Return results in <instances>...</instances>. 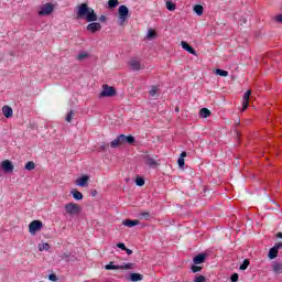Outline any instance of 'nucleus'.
<instances>
[{
    "mask_svg": "<svg viewBox=\"0 0 282 282\" xmlns=\"http://www.w3.org/2000/svg\"><path fill=\"white\" fill-rule=\"evenodd\" d=\"M135 185H137V186H144V178L138 176V177L135 178Z\"/></svg>",
    "mask_w": 282,
    "mask_h": 282,
    "instance_id": "obj_35",
    "label": "nucleus"
},
{
    "mask_svg": "<svg viewBox=\"0 0 282 282\" xmlns=\"http://www.w3.org/2000/svg\"><path fill=\"white\" fill-rule=\"evenodd\" d=\"M78 19H86L88 23H94V21H98V15L94 9L89 8L87 3H82L77 11Z\"/></svg>",
    "mask_w": 282,
    "mask_h": 282,
    "instance_id": "obj_1",
    "label": "nucleus"
},
{
    "mask_svg": "<svg viewBox=\"0 0 282 282\" xmlns=\"http://www.w3.org/2000/svg\"><path fill=\"white\" fill-rule=\"evenodd\" d=\"M85 58H89V53L86 51L79 52V54L76 56L77 61H85Z\"/></svg>",
    "mask_w": 282,
    "mask_h": 282,
    "instance_id": "obj_23",
    "label": "nucleus"
},
{
    "mask_svg": "<svg viewBox=\"0 0 282 282\" xmlns=\"http://www.w3.org/2000/svg\"><path fill=\"white\" fill-rule=\"evenodd\" d=\"M74 120V110H70L66 116V122H72Z\"/></svg>",
    "mask_w": 282,
    "mask_h": 282,
    "instance_id": "obj_34",
    "label": "nucleus"
},
{
    "mask_svg": "<svg viewBox=\"0 0 282 282\" xmlns=\"http://www.w3.org/2000/svg\"><path fill=\"white\" fill-rule=\"evenodd\" d=\"M54 12V4L47 2L43 4L39 11V17H50Z\"/></svg>",
    "mask_w": 282,
    "mask_h": 282,
    "instance_id": "obj_5",
    "label": "nucleus"
},
{
    "mask_svg": "<svg viewBox=\"0 0 282 282\" xmlns=\"http://www.w3.org/2000/svg\"><path fill=\"white\" fill-rule=\"evenodd\" d=\"M273 247H274L275 250H281V248H282V242H278V243H275Z\"/></svg>",
    "mask_w": 282,
    "mask_h": 282,
    "instance_id": "obj_44",
    "label": "nucleus"
},
{
    "mask_svg": "<svg viewBox=\"0 0 282 282\" xmlns=\"http://www.w3.org/2000/svg\"><path fill=\"white\" fill-rule=\"evenodd\" d=\"M269 259H276L279 257V250L272 247L268 253Z\"/></svg>",
    "mask_w": 282,
    "mask_h": 282,
    "instance_id": "obj_21",
    "label": "nucleus"
},
{
    "mask_svg": "<svg viewBox=\"0 0 282 282\" xmlns=\"http://www.w3.org/2000/svg\"><path fill=\"white\" fill-rule=\"evenodd\" d=\"M87 30L88 32L96 34V32H100V30H102V26L98 22H91L87 25Z\"/></svg>",
    "mask_w": 282,
    "mask_h": 282,
    "instance_id": "obj_11",
    "label": "nucleus"
},
{
    "mask_svg": "<svg viewBox=\"0 0 282 282\" xmlns=\"http://www.w3.org/2000/svg\"><path fill=\"white\" fill-rule=\"evenodd\" d=\"M129 66L133 72H140V69H142V64H140V61L135 58L130 59Z\"/></svg>",
    "mask_w": 282,
    "mask_h": 282,
    "instance_id": "obj_14",
    "label": "nucleus"
},
{
    "mask_svg": "<svg viewBox=\"0 0 282 282\" xmlns=\"http://www.w3.org/2000/svg\"><path fill=\"white\" fill-rule=\"evenodd\" d=\"M118 6H120V2L118 0L108 1V8H110V10H113V8H118Z\"/></svg>",
    "mask_w": 282,
    "mask_h": 282,
    "instance_id": "obj_27",
    "label": "nucleus"
},
{
    "mask_svg": "<svg viewBox=\"0 0 282 282\" xmlns=\"http://www.w3.org/2000/svg\"><path fill=\"white\" fill-rule=\"evenodd\" d=\"M37 248L40 252H43V250H50V243L47 242L40 243L37 245Z\"/></svg>",
    "mask_w": 282,
    "mask_h": 282,
    "instance_id": "obj_29",
    "label": "nucleus"
},
{
    "mask_svg": "<svg viewBox=\"0 0 282 282\" xmlns=\"http://www.w3.org/2000/svg\"><path fill=\"white\" fill-rule=\"evenodd\" d=\"M43 228V221L41 220H33L29 225V232L32 235H36Z\"/></svg>",
    "mask_w": 282,
    "mask_h": 282,
    "instance_id": "obj_8",
    "label": "nucleus"
},
{
    "mask_svg": "<svg viewBox=\"0 0 282 282\" xmlns=\"http://www.w3.org/2000/svg\"><path fill=\"white\" fill-rule=\"evenodd\" d=\"M122 225L127 226V228H133V226H140V220H138V219H134V220L124 219L122 221Z\"/></svg>",
    "mask_w": 282,
    "mask_h": 282,
    "instance_id": "obj_16",
    "label": "nucleus"
},
{
    "mask_svg": "<svg viewBox=\"0 0 282 282\" xmlns=\"http://www.w3.org/2000/svg\"><path fill=\"white\" fill-rule=\"evenodd\" d=\"M272 271L274 272V274H282V262L273 261Z\"/></svg>",
    "mask_w": 282,
    "mask_h": 282,
    "instance_id": "obj_17",
    "label": "nucleus"
},
{
    "mask_svg": "<svg viewBox=\"0 0 282 282\" xmlns=\"http://www.w3.org/2000/svg\"><path fill=\"white\" fill-rule=\"evenodd\" d=\"M48 280H50V281H53V282H56V281H58V276H56V274H54V273H51V274L48 275Z\"/></svg>",
    "mask_w": 282,
    "mask_h": 282,
    "instance_id": "obj_39",
    "label": "nucleus"
},
{
    "mask_svg": "<svg viewBox=\"0 0 282 282\" xmlns=\"http://www.w3.org/2000/svg\"><path fill=\"white\" fill-rule=\"evenodd\" d=\"M24 169H25L26 171H34V169H36V164H35L33 161H29V162L25 164Z\"/></svg>",
    "mask_w": 282,
    "mask_h": 282,
    "instance_id": "obj_28",
    "label": "nucleus"
},
{
    "mask_svg": "<svg viewBox=\"0 0 282 282\" xmlns=\"http://www.w3.org/2000/svg\"><path fill=\"white\" fill-rule=\"evenodd\" d=\"M2 112L4 115V118H12V113H13L12 107L3 106L2 107Z\"/></svg>",
    "mask_w": 282,
    "mask_h": 282,
    "instance_id": "obj_18",
    "label": "nucleus"
},
{
    "mask_svg": "<svg viewBox=\"0 0 282 282\" xmlns=\"http://www.w3.org/2000/svg\"><path fill=\"white\" fill-rule=\"evenodd\" d=\"M70 195H73L74 199H77V202L83 199V193L78 192V189H72Z\"/></svg>",
    "mask_w": 282,
    "mask_h": 282,
    "instance_id": "obj_22",
    "label": "nucleus"
},
{
    "mask_svg": "<svg viewBox=\"0 0 282 282\" xmlns=\"http://www.w3.org/2000/svg\"><path fill=\"white\" fill-rule=\"evenodd\" d=\"M1 169L4 171V173H12V171H14V165L11 161L6 160L1 162Z\"/></svg>",
    "mask_w": 282,
    "mask_h": 282,
    "instance_id": "obj_9",
    "label": "nucleus"
},
{
    "mask_svg": "<svg viewBox=\"0 0 282 282\" xmlns=\"http://www.w3.org/2000/svg\"><path fill=\"white\" fill-rule=\"evenodd\" d=\"M90 195H91V197H96V195H98V191L91 189Z\"/></svg>",
    "mask_w": 282,
    "mask_h": 282,
    "instance_id": "obj_45",
    "label": "nucleus"
},
{
    "mask_svg": "<svg viewBox=\"0 0 282 282\" xmlns=\"http://www.w3.org/2000/svg\"><path fill=\"white\" fill-rule=\"evenodd\" d=\"M181 45L183 50H185V52H188V54H193V56H197V51H195V48H193V46H191L186 41H182Z\"/></svg>",
    "mask_w": 282,
    "mask_h": 282,
    "instance_id": "obj_13",
    "label": "nucleus"
},
{
    "mask_svg": "<svg viewBox=\"0 0 282 282\" xmlns=\"http://www.w3.org/2000/svg\"><path fill=\"white\" fill-rule=\"evenodd\" d=\"M117 94L118 91L115 87L105 84L102 85V91L99 94V98H113Z\"/></svg>",
    "mask_w": 282,
    "mask_h": 282,
    "instance_id": "obj_4",
    "label": "nucleus"
},
{
    "mask_svg": "<svg viewBox=\"0 0 282 282\" xmlns=\"http://www.w3.org/2000/svg\"><path fill=\"white\" fill-rule=\"evenodd\" d=\"M275 21H276L278 23H282V13H281V14H278V15L275 17Z\"/></svg>",
    "mask_w": 282,
    "mask_h": 282,
    "instance_id": "obj_43",
    "label": "nucleus"
},
{
    "mask_svg": "<svg viewBox=\"0 0 282 282\" xmlns=\"http://www.w3.org/2000/svg\"><path fill=\"white\" fill-rule=\"evenodd\" d=\"M143 279H144V275H142L140 273H131L130 274V281H132V282L142 281Z\"/></svg>",
    "mask_w": 282,
    "mask_h": 282,
    "instance_id": "obj_20",
    "label": "nucleus"
},
{
    "mask_svg": "<svg viewBox=\"0 0 282 282\" xmlns=\"http://www.w3.org/2000/svg\"><path fill=\"white\" fill-rule=\"evenodd\" d=\"M248 265H250V260L245 259L243 262L240 264L239 270H248Z\"/></svg>",
    "mask_w": 282,
    "mask_h": 282,
    "instance_id": "obj_30",
    "label": "nucleus"
},
{
    "mask_svg": "<svg viewBox=\"0 0 282 282\" xmlns=\"http://www.w3.org/2000/svg\"><path fill=\"white\" fill-rule=\"evenodd\" d=\"M206 257H208L206 253H198L197 256L194 257L193 263L195 265H199L202 263H205Z\"/></svg>",
    "mask_w": 282,
    "mask_h": 282,
    "instance_id": "obj_15",
    "label": "nucleus"
},
{
    "mask_svg": "<svg viewBox=\"0 0 282 282\" xmlns=\"http://www.w3.org/2000/svg\"><path fill=\"white\" fill-rule=\"evenodd\" d=\"M175 111H180V108H178V107H176V108H175Z\"/></svg>",
    "mask_w": 282,
    "mask_h": 282,
    "instance_id": "obj_52",
    "label": "nucleus"
},
{
    "mask_svg": "<svg viewBox=\"0 0 282 282\" xmlns=\"http://www.w3.org/2000/svg\"><path fill=\"white\" fill-rule=\"evenodd\" d=\"M165 6H166V10H169L170 12H175L176 6H175V3H173V1L167 0L165 2Z\"/></svg>",
    "mask_w": 282,
    "mask_h": 282,
    "instance_id": "obj_24",
    "label": "nucleus"
},
{
    "mask_svg": "<svg viewBox=\"0 0 282 282\" xmlns=\"http://www.w3.org/2000/svg\"><path fill=\"white\" fill-rule=\"evenodd\" d=\"M144 160H145V164L148 166H158V161H155V159L147 155V156H144Z\"/></svg>",
    "mask_w": 282,
    "mask_h": 282,
    "instance_id": "obj_19",
    "label": "nucleus"
},
{
    "mask_svg": "<svg viewBox=\"0 0 282 282\" xmlns=\"http://www.w3.org/2000/svg\"><path fill=\"white\" fill-rule=\"evenodd\" d=\"M276 237H278L279 239H282V232H278Z\"/></svg>",
    "mask_w": 282,
    "mask_h": 282,
    "instance_id": "obj_50",
    "label": "nucleus"
},
{
    "mask_svg": "<svg viewBox=\"0 0 282 282\" xmlns=\"http://www.w3.org/2000/svg\"><path fill=\"white\" fill-rule=\"evenodd\" d=\"M180 158L184 160L186 158V152H182Z\"/></svg>",
    "mask_w": 282,
    "mask_h": 282,
    "instance_id": "obj_49",
    "label": "nucleus"
},
{
    "mask_svg": "<svg viewBox=\"0 0 282 282\" xmlns=\"http://www.w3.org/2000/svg\"><path fill=\"white\" fill-rule=\"evenodd\" d=\"M99 21H100L101 23H105V21H107V17L101 15V17L99 18Z\"/></svg>",
    "mask_w": 282,
    "mask_h": 282,
    "instance_id": "obj_48",
    "label": "nucleus"
},
{
    "mask_svg": "<svg viewBox=\"0 0 282 282\" xmlns=\"http://www.w3.org/2000/svg\"><path fill=\"white\" fill-rule=\"evenodd\" d=\"M135 264L133 263H126L123 265H116L113 262L106 264V270H133Z\"/></svg>",
    "mask_w": 282,
    "mask_h": 282,
    "instance_id": "obj_6",
    "label": "nucleus"
},
{
    "mask_svg": "<svg viewBox=\"0 0 282 282\" xmlns=\"http://www.w3.org/2000/svg\"><path fill=\"white\" fill-rule=\"evenodd\" d=\"M124 144H135V137L120 134L110 142L111 149H118V147H124Z\"/></svg>",
    "mask_w": 282,
    "mask_h": 282,
    "instance_id": "obj_2",
    "label": "nucleus"
},
{
    "mask_svg": "<svg viewBox=\"0 0 282 282\" xmlns=\"http://www.w3.org/2000/svg\"><path fill=\"white\" fill-rule=\"evenodd\" d=\"M65 215H69L70 217H74V215H80V212L83 210L78 204L76 203H68L64 206Z\"/></svg>",
    "mask_w": 282,
    "mask_h": 282,
    "instance_id": "obj_3",
    "label": "nucleus"
},
{
    "mask_svg": "<svg viewBox=\"0 0 282 282\" xmlns=\"http://www.w3.org/2000/svg\"><path fill=\"white\" fill-rule=\"evenodd\" d=\"M150 96L152 98H155V96H158V86H153L150 90Z\"/></svg>",
    "mask_w": 282,
    "mask_h": 282,
    "instance_id": "obj_33",
    "label": "nucleus"
},
{
    "mask_svg": "<svg viewBox=\"0 0 282 282\" xmlns=\"http://www.w3.org/2000/svg\"><path fill=\"white\" fill-rule=\"evenodd\" d=\"M139 217H141L143 219H150L151 214L149 212H144V213L139 214Z\"/></svg>",
    "mask_w": 282,
    "mask_h": 282,
    "instance_id": "obj_36",
    "label": "nucleus"
},
{
    "mask_svg": "<svg viewBox=\"0 0 282 282\" xmlns=\"http://www.w3.org/2000/svg\"><path fill=\"white\" fill-rule=\"evenodd\" d=\"M240 21H242V23H247V19L246 18H242Z\"/></svg>",
    "mask_w": 282,
    "mask_h": 282,
    "instance_id": "obj_51",
    "label": "nucleus"
},
{
    "mask_svg": "<svg viewBox=\"0 0 282 282\" xmlns=\"http://www.w3.org/2000/svg\"><path fill=\"white\" fill-rule=\"evenodd\" d=\"M251 94H252L251 90H247L245 93L241 111H246L248 109V106L250 105V96H251Z\"/></svg>",
    "mask_w": 282,
    "mask_h": 282,
    "instance_id": "obj_12",
    "label": "nucleus"
},
{
    "mask_svg": "<svg viewBox=\"0 0 282 282\" xmlns=\"http://www.w3.org/2000/svg\"><path fill=\"white\" fill-rule=\"evenodd\" d=\"M119 21L120 25H122V23H124V21H127V19H129V8H127V6L122 4L119 7Z\"/></svg>",
    "mask_w": 282,
    "mask_h": 282,
    "instance_id": "obj_7",
    "label": "nucleus"
},
{
    "mask_svg": "<svg viewBox=\"0 0 282 282\" xmlns=\"http://www.w3.org/2000/svg\"><path fill=\"white\" fill-rule=\"evenodd\" d=\"M199 116L200 118H208L210 116V111L208 110V108H202L199 110Z\"/></svg>",
    "mask_w": 282,
    "mask_h": 282,
    "instance_id": "obj_26",
    "label": "nucleus"
},
{
    "mask_svg": "<svg viewBox=\"0 0 282 282\" xmlns=\"http://www.w3.org/2000/svg\"><path fill=\"white\" fill-rule=\"evenodd\" d=\"M117 248H120V250H126L127 249V246H124V243H122V242H119V243H117Z\"/></svg>",
    "mask_w": 282,
    "mask_h": 282,
    "instance_id": "obj_42",
    "label": "nucleus"
},
{
    "mask_svg": "<svg viewBox=\"0 0 282 282\" xmlns=\"http://www.w3.org/2000/svg\"><path fill=\"white\" fill-rule=\"evenodd\" d=\"M76 184L82 188H87V186H89V175H83L82 177L77 178Z\"/></svg>",
    "mask_w": 282,
    "mask_h": 282,
    "instance_id": "obj_10",
    "label": "nucleus"
},
{
    "mask_svg": "<svg viewBox=\"0 0 282 282\" xmlns=\"http://www.w3.org/2000/svg\"><path fill=\"white\" fill-rule=\"evenodd\" d=\"M61 257H62V259H66V261H69V253H64Z\"/></svg>",
    "mask_w": 282,
    "mask_h": 282,
    "instance_id": "obj_47",
    "label": "nucleus"
},
{
    "mask_svg": "<svg viewBox=\"0 0 282 282\" xmlns=\"http://www.w3.org/2000/svg\"><path fill=\"white\" fill-rule=\"evenodd\" d=\"M84 282H89V281H84Z\"/></svg>",
    "mask_w": 282,
    "mask_h": 282,
    "instance_id": "obj_53",
    "label": "nucleus"
},
{
    "mask_svg": "<svg viewBox=\"0 0 282 282\" xmlns=\"http://www.w3.org/2000/svg\"><path fill=\"white\" fill-rule=\"evenodd\" d=\"M191 270L194 274H197V272H202V267L194 264L191 267Z\"/></svg>",
    "mask_w": 282,
    "mask_h": 282,
    "instance_id": "obj_32",
    "label": "nucleus"
},
{
    "mask_svg": "<svg viewBox=\"0 0 282 282\" xmlns=\"http://www.w3.org/2000/svg\"><path fill=\"white\" fill-rule=\"evenodd\" d=\"M231 282H237V281H239V274L238 273H234V274H231Z\"/></svg>",
    "mask_w": 282,
    "mask_h": 282,
    "instance_id": "obj_41",
    "label": "nucleus"
},
{
    "mask_svg": "<svg viewBox=\"0 0 282 282\" xmlns=\"http://www.w3.org/2000/svg\"><path fill=\"white\" fill-rule=\"evenodd\" d=\"M107 149H109V144L104 143V144H101V145L97 149V151L102 152V151H107Z\"/></svg>",
    "mask_w": 282,
    "mask_h": 282,
    "instance_id": "obj_37",
    "label": "nucleus"
},
{
    "mask_svg": "<svg viewBox=\"0 0 282 282\" xmlns=\"http://www.w3.org/2000/svg\"><path fill=\"white\" fill-rule=\"evenodd\" d=\"M194 12L198 15L202 17L204 14V7L200 4L194 6Z\"/></svg>",
    "mask_w": 282,
    "mask_h": 282,
    "instance_id": "obj_25",
    "label": "nucleus"
},
{
    "mask_svg": "<svg viewBox=\"0 0 282 282\" xmlns=\"http://www.w3.org/2000/svg\"><path fill=\"white\" fill-rule=\"evenodd\" d=\"M177 164H178L180 169H184V164H185L184 159L183 158H178Z\"/></svg>",
    "mask_w": 282,
    "mask_h": 282,
    "instance_id": "obj_38",
    "label": "nucleus"
},
{
    "mask_svg": "<svg viewBox=\"0 0 282 282\" xmlns=\"http://www.w3.org/2000/svg\"><path fill=\"white\" fill-rule=\"evenodd\" d=\"M124 252L127 253V254H133V250H131V249H129V248H127L126 247V249H124Z\"/></svg>",
    "mask_w": 282,
    "mask_h": 282,
    "instance_id": "obj_46",
    "label": "nucleus"
},
{
    "mask_svg": "<svg viewBox=\"0 0 282 282\" xmlns=\"http://www.w3.org/2000/svg\"><path fill=\"white\" fill-rule=\"evenodd\" d=\"M155 36V31H153L152 29H150L148 31V39H153Z\"/></svg>",
    "mask_w": 282,
    "mask_h": 282,
    "instance_id": "obj_40",
    "label": "nucleus"
},
{
    "mask_svg": "<svg viewBox=\"0 0 282 282\" xmlns=\"http://www.w3.org/2000/svg\"><path fill=\"white\" fill-rule=\"evenodd\" d=\"M215 74H217V76L226 77V76H228V70H224V69H221V68H217V69L215 70Z\"/></svg>",
    "mask_w": 282,
    "mask_h": 282,
    "instance_id": "obj_31",
    "label": "nucleus"
}]
</instances>
